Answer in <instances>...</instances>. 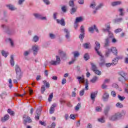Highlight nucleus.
Listing matches in <instances>:
<instances>
[{
	"instance_id": "1",
	"label": "nucleus",
	"mask_w": 128,
	"mask_h": 128,
	"mask_svg": "<svg viewBox=\"0 0 128 128\" xmlns=\"http://www.w3.org/2000/svg\"><path fill=\"white\" fill-rule=\"evenodd\" d=\"M95 44H96V46L95 47V50L96 52L102 58V59H101L102 62L99 64V65L100 66H102L104 64V56L102 54V52L98 51V50L100 48V42H98V41H96L95 42Z\"/></svg>"
},
{
	"instance_id": "2",
	"label": "nucleus",
	"mask_w": 128,
	"mask_h": 128,
	"mask_svg": "<svg viewBox=\"0 0 128 128\" xmlns=\"http://www.w3.org/2000/svg\"><path fill=\"white\" fill-rule=\"evenodd\" d=\"M76 78L78 80L79 84H85V88L86 90H88V81L87 79H84V76L82 75V76H77Z\"/></svg>"
},
{
	"instance_id": "3",
	"label": "nucleus",
	"mask_w": 128,
	"mask_h": 128,
	"mask_svg": "<svg viewBox=\"0 0 128 128\" xmlns=\"http://www.w3.org/2000/svg\"><path fill=\"white\" fill-rule=\"evenodd\" d=\"M126 115V112L122 111L121 112H118L114 114L110 118V120H118V118H120L122 116H124Z\"/></svg>"
},
{
	"instance_id": "4",
	"label": "nucleus",
	"mask_w": 128,
	"mask_h": 128,
	"mask_svg": "<svg viewBox=\"0 0 128 128\" xmlns=\"http://www.w3.org/2000/svg\"><path fill=\"white\" fill-rule=\"evenodd\" d=\"M15 70L16 74V78L17 80H20L22 78V72H20V68L18 66L16 65L15 66Z\"/></svg>"
},
{
	"instance_id": "5",
	"label": "nucleus",
	"mask_w": 128,
	"mask_h": 128,
	"mask_svg": "<svg viewBox=\"0 0 128 128\" xmlns=\"http://www.w3.org/2000/svg\"><path fill=\"white\" fill-rule=\"evenodd\" d=\"M106 29L104 28L102 29V30L104 32H108L109 34V36L110 38H112V36H113L112 33H110V24H107L105 25Z\"/></svg>"
},
{
	"instance_id": "6",
	"label": "nucleus",
	"mask_w": 128,
	"mask_h": 128,
	"mask_svg": "<svg viewBox=\"0 0 128 128\" xmlns=\"http://www.w3.org/2000/svg\"><path fill=\"white\" fill-rule=\"evenodd\" d=\"M52 66H58L60 64V58L59 56H56V60H52L50 62Z\"/></svg>"
},
{
	"instance_id": "7",
	"label": "nucleus",
	"mask_w": 128,
	"mask_h": 128,
	"mask_svg": "<svg viewBox=\"0 0 128 128\" xmlns=\"http://www.w3.org/2000/svg\"><path fill=\"white\" fill-rule=\"evenodd\" d=\"M23 120L24 123L26 124V122H28V124L32 122V119L30 118L28 116H27L26 115H24L23 116Z\"/></svg>"
},
{
	"instance_id": "8",
	"label": "nucleus",
	"mask_w": 128,
	"mask_h": 128,
	"mask_svg": "<svg viewBox=\"0 0 128 128\" xmlns=\"http://www.w3.org/2000/svg\"><path fill=\"white\" fill-rule=\"evenodd\" d=\"M119 58H114V60H112V64L110 63H108V64H106V66L107 68H110V66H112H112H116V64H118V60Z\"/></svg>"
},
{
	"instance_id": "9",
	"label": "nucleus",
	"mask_w": 128,
	"mask_h": 128,
	"mask_svg": "<svg viewBox=\"0 0 128 128\" xmlns=\"http://www.w3.org/2000/svg\"><path fill=\"white\" fill-rule=\"evenodd\" d=\"M80 30L82 34H80L79 38L80 40H84V26H81Z\"/></svg>"
},
{
	"instance_id": "10",
	"label": "nucleus",
	"mask_w": 128,
	"mask_h": 128,
	"mask_svg": "<svg viewBox=\"0 0 128 128\" xmlns=\"http://www.w3.org/2000/svg\"><path fill=\"white\" fill-rule=\"evenodd\" d=\"M32 50H33L34 54H38V50H40V48L38 45H35L32 46Z\"/></svg>"
},
{
	"instance_id": "11",
	"label": "nucleus",
	"mask_w": 128,
	"mask_h": 128,
	"mask_svg": "<svg viewBox=\"0 0 128 128\" xmlns=\"http://www.w3.org/2000/svg\"><path fill=\"white\" fill-rule=\"evenodd\" d=\"M94 30H96V32H98V28H96V25H94V26H91L88 28V30L90 32H94Z\"/></svg>"
},
{
	"instance_id": "12",
	"label": "nucleus",
	"mask_w": 128,
	"mask_h": 128,
	"mask_svg": "<svg viewBox=\"0 0 128 128\" xmlns=\"http://www.w3.org/2000/svg\"><path fill=\"white\" fill-rule=\"evenodd\" d=\"M96 94H98V92H95L91 93L90 98H91V100H93V102H94V100H96Z\"/></svg>"
},
{
	"instance_id": "13",
	"label": "nucleus",
	"mask_w": 128,
	"mask_h": 128,
	"mask_svg": "<svg viewBox=\"0 0 128 128\" xmlns=\"http://www.w3.org/2000/svg\"><path fill=\"white\" fill-rule=\"evenodd\" d=\"M110 50H111V52H112L114 56H118V50H116V47H112Z\"/></svg>"
},
{
	"instance_id": "14",
	"label": "nucleus",
	"mask_w": 128,
	"mask_h": 128,
	"mask_svg": "<svg viewBox=\"0 0 128 128\" xmlns=\"http://www.w3.org/2000/svg\"><path fill=\"white\" fill-rule=\"evenodd\" d=\"M56 106V104H52L50 110V113L52 114L54 112V108Z\"/></svg>"
},
{
	"instance_id": "15",
	"label": "nucleus",
	"mask_w": 128,
	"mask_h": 128,
	"mask_svg": "<svg viewBox=\"0 0 128 128\" xmlns=\"http://www.w3.org/2000/svg\"><path fill=\"white\" fill-rule=\"evenodd\" d=\"M34 16L36 18H40V20H46V17H42V15L38 14H34Z\"/></svg>"
},
{
	"instance_id": "16",
	"label": "nucleus",
	"mask_w": 128,
	"mask_h": 128,
	"mask_svg": "<svg viewBox=\"0 0 128 128\" xmlns=\"http://www.w3.org/2000/svg\"><path fill=\"white\" fill-rule=\"evenodd\" d=\"M56 22L58 24H60L61 26H66V22H64V19H62L61 20L57 19Z\"/></svg>"
},
{
	"instance_id": "17",
	"label": "nucleus",
	"mask_w": 128,
	"mask_h": 128,
	"mask_svg": "<svg viewBox=\"0 0 128 128\" xmlns=\"http://www.w3.org/2000/svg\"><path fill=\"white\" fill-rule=\"evenodd\" d=\"M120 74L121 76L124 78L125 80H128V78L125 77L126 76V73L124 72H120Z\"/></svg>"
},
{
	"instance_id": "18",
	"label": "nucleus",
	"mask_w": 128,
	"mask_h": 128,
	"mask_svg": "<svg viewBox=\"0 0 128 128\" xmlns=\"http://www.w3.org/2000/svg\"><path fill=\"white\" fill-rule=\"evenodd\" d=\"M8 118H10V116L8 114H6L4 116V117L2 118V122H6V120H8Z\"/></svg>"
},
{
	"instance_id": "19",
	"label": "nucleus",
	"mask_w": 128,
	"mask_h": 128,
	"mask_svg": "<svg viewBox=\"0 0 128 128\" xmlns=\"http://www.w3.org/2000/svg\"><path fill=\"white\" fill-rule=\"evenodd\" d=\"M111 4L112 6H120V4H122V2L120 1L114 2H112Z\"/></svg>"
},
{
	"instance_id": "20",
	"label": "nucleus",
	"mask_w": 128,
	"mask_h": 128,
	"mask_svg": "<svg viewBox=\"0 0 128 128\" xmlns=\"http://www.w3.org/2000/svg\"><path fill=\"white\" fill-rule=\"evenodd\" d=\"M104 46L105 48H106L107 46H110V38H107L106 39Z\"/></svg>"
},
{
	"instance_id": "21",
	"label": "nucleus",
	"mask_w": 128,
	"mask_h": 128,
	"mask_svg": "<svg viewBox=\"0 0 128 128\" xmlns=\"http://www.w3.org/2000/svg\"><path fill=\"white\" fill-rule=\"evenodd\" d=\"M6 6L8 8L9 10H16V8H14V6L10 4L8 5H6Z\"/></svg>"
},
{
	"instance_id": "22",
	"label": "nucleus",
	"mask_w": 128,
	"mask_h": 128,
	"mask_svg": "<svg viewBox=\"0 0 128 128\" xmlns=\"http://www.w3.org/2000/svg\"><path fill=\"white\" fill-rule=\"evenodd\" d=\"M64 32L66 34V38H70V32H68V29H66V28H64Z\"/></svg>"
},
{
	"instance_id": "23",
	"label": "nucleus",
	"mask_w": 128,
	"mask_h": 128,
	"mask_svg": "<svg viewBox=\"0 0 128 128\" xmlns=\"http://www.w3.org/2000/svg\"><path fill=\"white\" fill-rule=\"evenodd\" d=\"M84 20V18L82 17H78L76 18V22H80Z\"/></svg>"
},
{
	"instance_id": "24",
	"label": "nucleus",
	"mask_w": 128,
	"mask_h": 128,
	"mask_svg": "<svg viewBox=\"0 0 128 128\" xmlns=\"http://www.w3.org/2000/svg\"><path fill=\"white\" fill-rule=\"evenodd\" d=\"M10 64L11 66H14V56L12 55L10 56Z\"/></svg>"
},
{
	"instance_id": "25",
	"label": "nucleus",
	"mask_w": 128,
	"mask_h": 128,
	"mask_svg": "<svg viewBox=\"0 0 128 128\" xmlns=\"http://www.w3.org/2000/svg\"><path fill=\"white\" fill-rule=\"evenodd\" d=\"M110 98V95L108 94V93L105 92L103 95V98L104 100H108Z\"/></svg>"
},
{
	"instance_id": "26",
	"label": "nucleus",
	"mask_w": 128,
	"mask_h": 128,
	"mask_svg": "<svg viewBox=\"0 0 128 128\" xmlns=\"http://www.w3.org/2000/svg\"><path fill=\"white\" fill-rule=\"evenodd\" d=\"M8 112L10 114V116H14V112L10 108L8 110Z\"/></svg>"
},
{
	"instance_id": "27",
	"label": "nucleus",
	"mask_w": 128,
	"mask_h": 128,
	"mask_svg": "<svg viewBox=\"0 0 128 128\" xmlns=\"http://www.w3.org/2000/svg\"><path fill=\"white\" fill-rule=\"evenodd\" d=\"M2 56H4L5 58H6V56H8V52H6L4 50H2Z\"/></svg>"
},
{
	"instance_id": "28",
	"label": "nucleus",
	"mask_w": 128,
	"mask_h": 128,
	"mask_svg": "<svg viewBox=\"0 0 128 128\" xmlns=\"http://www.w3.org/2000/svg\"><path fill=\"white\" fill-rule=\"evenodd\" d=\"M98 80V78L95 76L90 80V82L92 83L96 82Z\"/></svg>"
},
{
	"instance_id": "29",
	"label": "nucleus",
	"mask_w": 128,
	"mask_h": 128,
	"mask_svg": "<svg viewBox=\"0 0 128 128\" xmlns=\"http://www.w3.org/2000/svg\"><path fill=\"white\" fill-rule=\"evenodd\" d=\"M72 54L74 56V58H78V56H80V53L78 52H72Z\"/></svg>"
},
{
	"instance_id": "30",
	"label": "nucleus",
	"mask_w": 128,
	"mask_h": 128,
	"mask_svg": "<svg viewBox=\"0 0 128 128\" xmlns=\"http://www.w3.org/2000/svg\"><path fill=\"white\" fill-rule=\"evenodd\" d=\"M124 10L122 8H120L118 10V12H120V16H124Z\"/></svg>"
},
{
	"instance_id": "31",
	"label": "nucleus",
	"mask_w": 128,
	"mask_h": 128,
	"mask_svg": "<svg viewBox=\"0 0 128 128\" xmlns=\"http://www.w3.org/2000/svg\"><path fill=\"white\" fill-rule=\"evenodd\" d=\"M91 66H92V70L94 72L96 71V70H98V68H96V65L94 63H92Z\"/></svg>"
},
{
	"instance_id": "32",
	"label": "nucleus",
	"mask_w": 128,
	"mask_h": 128,
	"mask_svg": "<svg viewBox=\"0 0 128 128\" xmlns=\"http://www.w3.org/2000/svg\"><path fill=\"white\" fill-rule=\"evenodd\" d=\"M38 110H37L36 111V115L35 116L36 120H40V112H38Z\"/></svg>"
},
{
	"instance_id": "33",
	"label": "nucleus",
	"mask_w": 128,
	"mask_h": 128,
	"mask_svg": "<svg viewBox=\"0 0 128 128\" xmlns=\"http://www.w3.org/2000/svg\"><path fill=\"white\" fill-rule=\"evenodd\" d=\"M108 112H110V107L108 106L104 110V114L106 115L108 114Z\"/></svg>"
},
{
	"instance_id": "34",
	"label": "nucleus",
	"mask_w": 128,
	"mask_h": 128,
	"mask_svg": "<svg viewBox=\"0 0 128 128\" xmlns=\"http://www.w3.org/2000/svg\"><path fill=\"white\" fill-rule=\"evenodd\" d=\"M84 48H90V44L88 43L84 44Z\"/></svg>"
},
{
	"instance_id": "35",
	"label": "nucleus",
	"mask_w": 128,
	"mask_h": 128,
	"mask_svg": "<svg viewBox=\"0 0 128 128\" xmlns=\"http://www.w3.org/2000/svg\"><path fill=\"white\" fill-rule=\"evenodd\" d=\"M112 54V50L110 49H108V50L106 52V56H108Z\"/></svg>"
},
{
	"instance_id": "36",
	"label": "nucleus",
	"mask_w": 128,
	"mask_h": 128,
	"mask_svg": "<svg viewBox=\"0 0 128 128\" xmlns=\"http://www.w3.org/2000/svg\"><path fill=\"white\" fill-rule=\"evenodd\" d=\"M52 98H54V93H51L48 98V102H52Z\"/></svg>"
},
{
	"instance_id": "37",
	"label": "nucleus",
	"mask_w": 128,
	"mask_h": 128,
	"mask_svg": "<svg viewBox=\"0 0 128 128\" xmlns=\"http://www.w3.org/2000/svg\"><path fill=\"white\" fill-rule=\"evenodd\" d=\"M122 32V28H118L114 30L115 34H118V32Z\"/></svg>"
},
{
	"instance_id": "38",
	"label": "nucleus",
	"mask_w": 128,
	"mask_h": 128,
	"mask_svg": "<svg viewBox=\"0 0 128 128\" xmlns=\"http://www.w3.org/2000/svg\"><path fill=\"white\" fill-rule=\"evenodd\" d=\"M43 83L44 84V85L46 86V88H50V83H48L46 80H44Z\"/></svg>"
},
{
	"instance_id": "39",
	"label": "nucleus",
	"mask_w": 128,
	"mask_h": 128,
	"mask_svg": "<svg viewBox=\"0 0 128 128\" xmlns=\"http://www.w3.org/2000/svg\"><path fill=\"white\" fill-rule=\"evenodd\" d=\"M41 94H44V92L46 91V88L44 87V85H43L41 87Z\"/></svg>"
},
{
	"instance_id": "40",
	"label": "nucleus",
	"mask_w": 128,
	"mask_h": 128,
	"mask_svg": "<svg viewBox=\"0 0 128 128\" xmlns=\"http://www.w3.org/2000/svg\"><path fill=\"white\" fill-rule=\"evenodd\" d=\"M96 74H98V76H100L102 74V72L98 70H96L95 71H94Z\"/></svg>"
},
{
	"instance_id": "41",
	"label": "nucleus",
	"mask_w": 128,
	"mask_h": 128,
	"mask_svg": "<svg viewBox=\"0 0 128 128\" xmlns=\"http://www.w3.org/2000/svg\"><path fill=\"white\" fill-rule=\"evenodd\" d=\"M116 106L117 108H124V105H122V104L121 103L118 102V103H116Z\"/></svg>"
},
{
	"instance_id": "42",
	"label": "nucleus",
	"mask_w": 128,
	"mask_h": 128,
	"mask_svg": "<svg viewBox=\"0 0 128 128\" xmlns=\"http://www.w3.org/2000/svg\"><path fill=\"white\" fill-rule=\"evenodd\" d=\"M84 58L85 60H88V58H90V56H88V53L84 55Z\"/></svg>"
},
{
	"instance_id": "43",
	"label": "nucleus",
	"mask_w": 128,
	"mask_h": 128,
	"mask_svg": "<svg viewBox=\"0 0 128 128\" xmlns=\"http://www.w3.org/2000/svg\"><path fill=\"white\" fill-rule=\"evenodd\" d=\"M80 108V104L78 103L76 106L75 107V110H78Z\"/></svg>"
},
{
	"instance_id": "44",
	"label": "nucleus",
	"mask_w": 128,
	"mask_h": 128,
	"mask_svg": "<svg viewBox=\"0 0 128 128\" xmlns=\"http://www.w3.org/2000/svg\"><path fill=\"white\" fill-rule=\"evenodd\" d=\"M118 98L120 100H121L122 102V100H124V98H126V97L122 96L120 95H118Z\"/></svg>"
},
{
	"instance_id": "45",
	"label": "nucleus",
	"mask_w": 128,
	"mask_h": 128,
	"mask_svg": "<svg viewBox=\"0 0 128 128\" xmlns=\"http://www.w3.org/2000/svg\"><path fill=\"white\" fill-rule=\"evenodd\" d=\"M33 40L35 42H36L38 40V37L37 36H35L33 38Z\"/></svg>"
},
{
	"instance_id": "46",
	"label": "nucleus",
	"mask_w": 128,
	"mask_h": 128,
	"mask_svg": "<svg viewBox=\"0 0 128 128\" xmlns=\"http://www.w3.org/2000/svg\"><path fill=\"white\" fill-rule=\"evenodd\" d=\"M8 82H9V88H12V79H9L8 80Z\"/></svg>"
},
{
	"instance_id": "47",
	"label": "nucleus",
	"mask_w": 128,
	"mask_h": 128,
	"mask_svg": "<svg viewBox=\"0 0 128 128\" xmlns=\"http://www.w3.org/2000/svg\"><path fill=\"white\" fill-rule=\"evenodd\" d=\"M111 94L114 98H116V92L114 90L111 92Z\"/></svg>"
},
{
	"instance_id": "48",
	"label": "nucleus",
	"mask_w": 128,
	"mask_h": 128,
	"mask_svg": "<svg viewBox=\"0 0 128 128\" xmlns=\"http://www.w3.org/2000/svg\"><path fill=\"white\" fill-rule=\"evenodd\" d=\"M98 122H104V118L102 117L98 119Z\"/></svg>"
},
{
	"instance_id": "49",
	"label": "nucleus",
	"mask_w": 128,
	"mask_h": 128,
	"mask_svg": "<svg viewBox=\"0 0 128 128\" xmlns=\"http://www.w3.org/2000/svg\"><path fill=\"white\" fill-rule=\"evenodd\" d=\"M69 6H74V1L70 0L69 2Z\"/></svg>"
},
{
	"instance_id": "50",
	"label": "nucleus",
	"mask_w": 128,
	"mask_h": 128,
	"mask_svg": "<svg viewBox=\"0 0 128 128\" xmlns=\"http://www.w3.org/2000/svg\"><path fill=\"white\" fill-rule=\"evenodd\" d=\"M103 6H104V4H100V5L96 8V10H100V8L102 7Z\"/></svg>"
},
{
	"instance_id": "51",
	"label": "nucleus",
	"mask_w": 128,
	"mask_h": 128,
	"mask_svg": "<svg viewBox=\"0 0 128 128\" xmlns=\"http://www.w3.org/2000/svg\"><path fill=\"white\" fill-rule=\"evenodd\" d=\"M76 58H74L72 60L68 62L69 64H72L74 62H76Z\"/></svg>"
},
{
	"instance_id": "52",
	"label": "nucleus",
	"mask_w": 128,
	"mask_h": 128,
	"mask_svg": "<svg viewBox=\"0 0 128 128\" xmlns=\"http://www.w3.org/2000/svg\"><path fill=\"white\" fill-rule=\"evenodd\" d=\"M122 20V18H119L115 20V22H120Z\"/></svg>"
},
{
	"instance_id": "53",
	"label": "nucleus",
	"mask_w": 128,
	"mask_h": 128,
	"mask_svg": "<svg viewBox=\"0 0 128 128\" xmlns=\"http://www.w3.org/2000/svg\"><path fill=\"white\" fill-rule=\"evenodd\" d=\"M94 6H96V2H93L90 5V8H94Z\"/></svg>"
},
{
	"instance_id": "54",
	"label": "nucleus",
	"mask_w": 128,
	"mask_h": 128,
	"mask_svg": "<svg viewBox=\"0 0 128 128\" xmlns=\"http://www.w3.org/2000/svg\"><path fill=\"white\" fill-rule=\"evenodd\" d=\"M76 12V8H72L71 10V14H74Z\"/></svg>"
},
{
	"instance_id": "55",
	"label": "nucleus",
	"mask_w": 128,
	"mask_h": 128,
	"mask_svg": "<svg viewBox=\"0 0 128 128\" xmlns=\"http://www.w3.org/2000/svg\"><path fill=\"white\" fill-rule=\"evenodd\" d=\"M66 79L63 78L62 80V84H66Z\"/></svg>"
},
{
	"instance_id": "56",
	"label": "nucleus",
	"mask_w": 128,
	"mask_h": 128,
	"mask_svg": "<svg viewBox=\"0 0 128 128\" xmlns=\"http://www.w3.org/2000/svg\"><path fill=\"white\" fill-rule=\"evenodd\" d=\"M9 42H10V44H11L12 46H14V42L12 41V40L11 38H8V39Z\"/></svg>"
},
{
	"instance_id": "57",
	"label": "nucleus",
	"mask_w": 128,
	"mask_h": 128,
	"mask_svg": "<svg viewBox=\"0 0 128 128\" xmlns=\"http://www.w3.org/2000/svg\"><path fill=\"white\" fill-rule=\"evenodd\" d=\"M50 38H56V36L54 35V34H50Z\"/></svg>"
},
{
	"instance_id": "58",
	"label": "nucleus",
	"mask_w": 128,
	"mask_h": 128,
	"mask_svg": "<svg viewBox=\"0 0 128 128\" xmlns=\"http://www.w3.org/2000/svg\"><path fill=\"white\" fill-rule=\"evenodd\" d=\"M70 118H71V120H74V118H76V116L74 115L73 114H70Z\"/></svg>"
},
{
	"instance_id": "59",
	"label": "nucleus",
	"mask_w": 128,
	"mask_h": 128,
	"mask_svg": "<svg viewBox=\"0 0 128 128\" xmlns=\"http://www.w3.org/2000/svg\"><path fill=\"white\" fill-rule=\"evenodd\" d=\"M96 110L97 112H100L102 110V108L97 106L96 107Z\"/></svg>"
},
{
	"instance_id": "60",
	"label": "nucleus",
	"mask_w": 128,
	"mask_h": 128,
	"mask_svg": "<svg viewBox=\"0 0 128 128\" xmlns=\"http://www.w3.org/2000/svg\"><path fill=\"white\" fill-rule=\"evenodd\" d=\"M62 10L64 12H66V6H64L62 8Z\"/></svg>"
},
{
	"instance_id": "61",
	"label": "nucleus",
	"mask_w": 128,
	"mask_h": 128,
	"mask_svg": "<svg viewBox=\"0 0 128 128\" xmlns=\"http://www.w3.org/2000/svg\"><path fill=\"white\" fill-rule=\"evenodd\" d=\"M24 94H26V93H24L22 94H16V96H20L21 98H22V96H24Z\"/></svg>"
},
{
	"instance_id": "62",
	"label": "nucleus",
	"mask_w": 128,
	"mask_h": 128,
	"mask_svg": "<svg viewBox=\"0 0 128 128\" xmlns=\"http://www.w3.org/2000/svg\"><path fill=\"white\" fill-rule=\"evenodd\" d=\"M84 90H82L81 91H80V95L82 96H84Z\"/></svg>"
},
{
	"instance_id": "63",
	"label": "nucleus",
	"mask_w": 128,
	"mask_h": 128,
	"mask_svg": "<svg viewBox=\"0 0 128 128\" xmlns=\"http://www.w3.org/2000/svg\"><path fill=\"white\" fill-rule=\"evenodd\" d=\"M56 128V123L54 122H53L52 124L51 128Z\"/></svg>"
},
{
	"instance_id": "64",
	"label": "nucleus",
	"mask_w": 128,
	"mask_h": 128,
	"mask_svg": "<svg viewBox=\"0 0 128 128\" xmlns=\"http://www.w3.org/2000/svg\"><path fill=\"white\" fill-rule=\"evenodd\" d=\"M36 80H42V76H37Z\"/></svg>"
}]
</instances>
